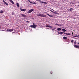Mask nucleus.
I'll return each mask as SVG.
<instances>
[{
  "instance_id": "5",
  "label": "nucleus",
  "mask_w": 79,
  "mask_h": 79,
  "mask_svg": "<svg viewBox=\"0 0 79 79\" xmlns=\"http://www.w3.org/2000/svg\"><path fill=\"white\" fill-rule=\"evenodd\" d=\"M34 9H31L29 11H28V13H31L32 12V11H34Z\"/></svg>"
},
{
  "instance_id": "14",
  "label": "nucleus",
  "mask_w": 79,
  "mask_h": 79,
  "mask_svg": "<svg viewBox=\"0 0 79 79\" xmlns=\"http://www.w3.org/2000/svg\"><path fill=\"white\" fill-rule=\"evenodd\" d=\"M50 11L51 12H52V13H55V14H56V12H54L50 10Z\"/></svg>"
},
{
  "instance_id": "7",
  "label": "nucleus",
  "mask_w": 79,
  "mask_h": 79,
  "mask_svg": "<svg viewBox=\"0 0 79 79\" xmlns=\"http://www.w3.org/2000/svg\"><path fill=\"white\" fill-rule=\"evenodd\" d=\"M9 1H10L13 5H15V3H14V2H13L12 0H9Z\"/></svg>"
},
{
  "instance_id": "11",
  "label": "nucleus",
  "mask_w": 79,
  "mask_h": 79,
  "mask_svg": "<svg viewBox=\"0 0 79 79\" xmlns=\"http://www.w3.org/2000/svg\"><path fill=\"white\" fill-rule=\"evenodd\" d=\"M41 3H44V4H45L46 5L47 4V2H41Z\"/></svg>"
},
{
  "instance_id": "20",
  "label": "nucleus",
  "mask_w": 79,
  "mask_h": 79,
  "mask_svg": "<svg viewBox=\"0 0 79 79\" xmlns=\"http://www.w3.org/2000/svg\"><path fill=\"white\" fill-rule=\"evenodd\" d=\"M3 13V11L2 10L0 11V13Z\"/></svg>"
},
{
  "instance_id": "16",
  "label": "nucleus",
  "mask_w": 79,
  "mask_h": 79,
  "mask_svg": "<svg viewBox=\"0 0 79 79\" xmlns=\"http://www.w3.org/2000/svg\"><path fill=\"white\" fill-rule=\"evenodd\" d=\"M64 39H67V37H66V36H64L63 37Z\"/></svg>"
},
{
  "instance_id": "25",
  "label": "nucleus",
  "mask_w": 79,
  "mask_h": 79,
  "mask_svg": "<svg viewBox=\"0 0 79 79\" xmlns=\"http://www.w3.org/2000/svg\"><path fill=\"white\" fill-rule=\"evenodd\" d=\"M73 41H74V40H71V42H72V43H73Z\"/></svg>"
},
{
  "instance_id": "19",
  "label": "nucleus",
  "mask_w": 79,
  "mask_h": 79,
  "mask_svg": "<svg viewBox=\"0 0 79 79\" xmlns=\"http://www.w3.org/2000/svg\"><path fill=\"white\" fill-rule=\"evenodd\" d=\"M73 9L72 8H71L70 9V11H73Z\"/></svg>"
},
{
  "instance_id": "28",
  "label": "nucleus",
  "mask_w": 79,
  "mask_h": 79,
  "mask_svg": "<svg viewBox=\"0 0 79 79\" xmlns=\"http://www.w3.org/2000/svg\"><path fill=\"white\" fill-rule=\"evenodd\" d=\"M67 33H65V32H63V34H66Z\"/></svg>"
},
{
  "instance_id": "31",
  "label": "nucleus",
  "mask_w": 79,
  "mask_h": 79,
  "mask_svg": "<svg viewBox=\"0 0 79 79\" xmlns=\"http://www.w3.org/2000/svg\"><path fill=\"white\" fill-rule=\"evenodd\" d=\"M77 44H78V45H79V42H78V43H77Z\"/></svg>"
},
{
  "instance_id": "29",
  "label": "nucleus",
  "mask_w": 79,
  "mask_h": 79,
  "mask_svg": "<svg viewBox=\"0 0 79 79\" xmlns=\"http://www.w3.org/2000/svg\"><path fill=\"white\" fill-rule=\"evenodd\" d=\"M51 10H53V11H55L54 10H53V9H51Z\"/></svg>"
},
{
  "instance_id": "9",
  "label": "nucleus",
  "mask_w": 79,
  "mask_h": 79,
  "mask_svg": "<svg viewBox=\"0 0 79 79\" xmlns=\"http://www.w3.org/2000/svg\"><path fill=\"white\" fill-rule=\"evenodd\" d=\"M21 15L22 16H23V17H26V15L23 14H22Z\"/></svg>"
},
{
  "instance_id": "35",
  "label": "nucleus",
  "mask_w": 79,
  "mask_h": 79,
  "mask_svg": "<svg viewBox=\"0 0 79 79\" xmlns=\"http://www.w3.org/2000/svg\"><path fill=\"white\" fill-rule=\"evenodd\" d=\"M1 28V27H0V28Z\"/></svg>"
},
{
  "instance_id": "13",
  "label": "nucleus",
  "mask_w": 79,
  "mask_h": 79,
  "mask_svg": "<svg viewBox=\"0 0 79 79\" xmlns=\"http://www.w3.org/2000/svg\"><path fill=\"white\" fill-rule=\"evenodd\" d=\"M16 5L18 7H19V3H17Z\"/></svg>"
},
{
  "instance_id": "15",
  "label": "nucleus",
  "mask_w": 79,
  "mask_h": 79,
  "mask_svg": "<svg viewBox=\"0 0 79 79\" xmlns=\"http://www.w3.org/2000/svg\"><path fill=\"white\" fill-rule=\"evenodd\" d=\"M62 31H63V32H66V30L65 29H63Z\"/></svg>"
},
{
  "instance_id": "32",
  "label": "nucleus",
  "mask_w": 79,
  "mask_h": 79,
  "mask_svg": "<svg viewBox=\"0 0 79 79\" xmlns=\"http://www.w3.org/2000/svg\"><path fill=\"white\" fill-rule=\"evenodd\" d=\"M73 34H74V33H73V32H72V35H73Z\"/></svg>"
},
{
  "instance_id": "3",
  "label": "nucleus",
  "mask_w": 79,
  "mask_h": 79,
  "mask_svg": "<svg viewBox=\"0 0 79 79\" xmlns=\"http://www.w3.org/2000/svg\"><path fill=\"white\" fill-rule=\"evenodd\" d=\"M7 32H12V31H13V29H7Z\"/></svg>"
},
{
  "instance_id": "24",
  "label": "nucleus",
  "mask_w": 79,
  "mask_h": 79,
  "mask_svg": "<svg viewBox=\"0 0 79 79\" xmlns=\"http://www.w3.org/2000/svg\"><path fill=\"white\" fill-rule=\"evenodd\" d=\"M48 27H52V26H50V25H48Z\"/></svg>"
},
{
  "instance_id": "23",
  "label": "nucleus",
  "mask_w": 79,
  "mask_h": 79,
  "mask_svg": "<svg viewBox=\"0 0 79 79\" xmlns=\"http://www.w3.org/2000/svg\"><path fill=\"white\" fill-rule=\"evenodd\" d=\"M28 2H29L30 3H32V2H31L29 0H28Z\"/></svg>"
},
{
  "instance_id": "12",
  "label": "nucleus",
  "mask_w": 79,
  "mask_h": 79,
  "mask_svg": "<svg viewBox=\"0 0 79 79\" xmlns=\"http://www.w3.org/2000/svg\"><path fill=\"white\" fill-rule=\"evenodd\" d=\"M47 15H48V16H49V17H53V15H49V14H48Z\"/></svg>"
},
{
  "instance_id": "30",
  "label": "nucleus",
  "mask_w": 79,
  "mask_h": 79,
  "mask_svg": "<svg viewBox=\"0 0 79 79\" xmlns=\"http://www.w3.org/2000/svg\"><path fill=\"white\" fill-rule=\"evenodd\" d=\"M55 29V28L54 29H52V30H53L54 31Z\"/></svg>"
},
{
  "instance_id": "4",
  "label": "nucleus",
  "mask_w": 79,
  "mask_h": 79,
  "mask_svg": "<svg viewBox=\"0 0 79 79\" xmlns=\"http://www.w3.org/2000/svg\"><path fill=\"white\" fill-rule=\"evenodd\" d=\"M73 46L75 47V48H77L79 49V46L74 44L73 45Z\"/></svg>"
},
{
  "instance_id": "8",
  "label": "nucleus",
  "mask_w": 79,
  "mask_h": 79,
  "mask_svg": "<svg viewBox=\"0 0 79 79\" xmlns=\"http://www.w3.org/2000/svg\"><path fill=\"white\" fill-rule=\"evenodd\" d=\"M58 34H60V35H62L63 34V32H58Z\"/></svg>"
},
{
  "instance_id": "6",
  "label": "nucleus",
  "mask_w": 79,
  "mask_h": 79,
  "mask_svg": "<svg viewBox=\"0 0 79 79\" xmlns=\"http://www.w3.org/2000/svg\"><path fill=\"white\" fill-rule=\"evenodd\" d=\"M3 3H4V4L6 5L7 6H8V3H7L6 2L4 1V0H3Z\"/></svg>"
},
{
  "instance_id": "33",
  "label": "nucleus",
  "mask_w": 79,
  "mask_h": 79,
  "mask_svg": "<svg viewBox=\"0 0 79 79\" xmlns=\"http://www.w3.org/2000/svg\"><path fill=\"white\" fill-rule=\"evenodd\" d=\"M57 15H59V13H57Z\"/></svg>"
},
{
  "instance_id": "26",
  "label": "nucleus",
  "mask_w": 79,
  "mask_h": 79,
  "mask_svg": "<svg viewBox=\"0 0 79 79\" xmlns=\"http://www.w3.org/2000/svg\"><path fill=\"white\" fill-rule=\"evenodd\" d=\"M77 43V42H76V41H75L74 44H76Z\"/></svg>"
},
{
  "instance_id": "18",
  "label": "nucleus",
  "mask_w": 79,
  "mask_h": 79,
  "mask_svg": "<svg viewBox=\"0 0 79 79\" xmlns=\"http://www.w3.org/2000/svg\"><path fill=\"white\" fill-rule=\"evenodd\" d=\"M70 35V33H66V35Z\"/></svg>"
},
{
  "instance_id": "22",
  "label": "nucleus",
  "mask_w": 79,
  "mask_h": 79,
  "mask_svg": "<svg viewBox=\"0 0 79 79\" xmlns=\"http://www.w3.org/2000/svg\"><path fill=\"white\" fill-rule=\"evenodd\" d=\"M32 4H34V5H36L37 4L36 3L34 2H32Z\"/></svg>"
},
{
  "instance_id": "10",
  "label": "nucleus",
  "mask_w": 79,
  "mask_h": 79,
  "mask_svg": "<svg viewBox=\"0 0 79 79\" xmlns=\"http://www.w3.org/2000/svg\"><path fill=\"white\" fill-rule=\"evenodd\" d=\"M20 10L22 11H26V9H20Z\"/></svg>"
},
{
  "instance_id": "34",
  "label": "nucleus",
  "mask_w": 79,
  "mask_h": 79,
  "mask_svg": "<svg viewBox=\"0 0 79 79\" xmlns=\"http://www.w3.org/2000/svg\"><path fill=\"white\" fill-rule=\"evenodd\" d=\"M28 22V21H27L26 22V23H27Z\"/></svg>"
},
{
  "instance_id": "36",
  "label": "nucleus",
  "mask_w": 79,
  "mask_h": 79,
  "mask_svg": "<svg viewBox=\"0 0 79 79\" xmlns=\"http://www.w3.org/2000/svg\"><path fill=\"white\" fill-rule=\"evenodd\" d=\"M78 6H79V5H78Z\"/></svg>"
},
{
  "instance_id": "27",
  "label": "nucleus",
  "mask_w": 79,
  "mask_h": 79,
  "mask_svg": "<svg viewBox=\"0 0 79 79\" xmlns=\"http://www.w3.org/2000/svg\"><path fill=\"white\" fill-rule=\"evenodd\" d=\"M46 27H48V25H46Z\"/></svg>"
},
{
  "instance_id": "21",
  "label": "nucleus",
  "mask_w": 79,
  "mask_h": 79,
  "mask_svg": "<svg viewBox=\"0 0 79 79\" xmlns=\"http://www.w3.org/2000/svg\"><path fill=\"white\" fill-rule=\"evenodd\" d=\"M72 36H73V37H78V35H75L74 36L73 35Z\"/></svg>"
},
{
  "instance_id": "1",
  "label": "nucleus",
  "mask_w": 79,
  "mask_h": 79,
  "mask_svg": "<svg viewBox=\"0 0 79 79\" xmlns=\"http://www.w3.org/2000/svg\"><path fill=\"white\" fill-rule=\"evenodd\" d=\"M36 15L37 16H40V17H45L46 16L45 15L40 13L39 14H37Z\"/></svg>"
},
{
  "instance_id": "2",
  "label": "nucleus",
  "mask_w": 79,
  "mask_h": 79,
  "mask_svg": "<svg viewBox=\"0 0 79 79\" xmlns=\"http://www.w3.org/2000/svg\"><path fill=\"white\" fill-rule=\"evenodd\" d=\"M37 26V25H35L34 23H33V25H32L30 26V27H32L33 28H35Z\"/></svg>"
},
{
  "instance_id": "17",
  "label": "nucleus",
  "mask_w": 79,
  "mask_h": 79,
  "mask_svg": "<svg viewBox=\"0 0 79 79\" xmlns=\"http://www.w3.org/2000/svg\"><path fill=\"white\" fill-rule=\"evenodd\" d=\"M57 31H61V28H58L57 29Z\"/></svg>"
}]
</instances>
